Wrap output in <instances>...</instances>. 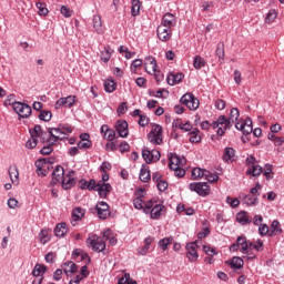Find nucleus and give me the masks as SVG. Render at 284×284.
<instances>
[{
	"mask_svg": "<svg viewBox=\"0 0 284 284\" xmlns=\"http://www.w3.org/2000/svg\"><path fill=\"white\" fill-rule=\"evenodd\" d=\"M88 247H91L93 252H103L105 250V239L97 234H92L87 239Z\"/></svg>",
	"mask_w": 284,
	"mask_h": 284,
	"instance_id": "2",
	"label": "nucleus"
},
{
	"mask_svg": "<svg viewBox=\"0 0 284 284\" xmlns=\"http://www.w3.org/2000/svg\"><path fill=\"white\" fill-rule=\"evenodd\" d=\"M230 265L232 270H241L244 265L243 258L235 256L231 260Z\"/></svg>",
	"mask_w": 284,
	"mask_h": 284,
	"instance_id": "39",
	"label": "nucleus"
},
{
	"mask_svg": "<svg viewBox=\"0 0 284 284\" xmlns=\"http://www.w3.org/2000/svg\"><path fill=\"white\" fill-rule=\"evenodd\" d=\"M235 128H236V130H240L241 132H243V134H245V135H247V134H250L251 132L254 131L253 126H245V125H243V121H241V120H239L235 123Z\"/></svg>",
	"mask_w": 284,
	"mask_h": 284,
	"instance_id": "34",
	"label": "nucleus"
},
{
	"mask_svg": "<svg viewBox=\"0 0 284 284\" xmlns=\"http://www.w3.org/2000/svg\"><path fill=\"white\" fill-rule=\"evenodd\" d=\"M145 71L149 74H154L156 72V60L152 57H146L144 60Z\"/></svg>",
	"mask_w": 284,
	"mask_h": 284,
	"instance_id": "21",
	"label": "nucleus"
},
{
	"mask_svg": "<svg viewBox=\"0 0 284 284\" xmlns=\"http://www.w3.org/2000/svg\"><path fill=\"white\" fill-rule=\"evenodd\" d=\"M276 17H278L276 10H270L266 14L265 23H274V21H276Z\"/></svg>",
	"mask_w": 284,
	"mask_h": 284,
	"instance_id": "47",
	"label": "nucleus"
},
{
	"mask_svg": "<svg viewBox=\"0 0 284 284\" xmlns=\"http://www.w3.org/2000/svg\"><path fill=\"white\" fill-rule=\"evenodd\" d=\"M85 216V211L82 207H75L72 210L71 224L77 225L78 221H81Z\"/></svg>",
	"mask_w": 284,
	"mask_h": 284,
	"instance_id": "20",
	"label": "nucleus"
},
{
	"mask_svg": "<svg viewBox=\"0 0 284 284\" xmlns=\"http://www.w3.org/2000/svg\"><path fill=\"white\" fill-rule=\"evenodd\" d=\"M211 128H213V130L217 129V135L223 136V134H225V132L232 128V123L227 121L225 115H220L215 121L212 122Z\"/></svg>",
	"mask_w": 284,
	"mask_h": 284,
	"instance_id": "4",
	"label": "nucleus"
},
{
	"mask_svg": "<svg viewBox=\"0 0 284 284\" xmlns=\"http://www.w3.org/2000/svg\"><path fill=\"white\" fill-rule=\"evenodd\" d=\"M260 236H270V226L267 224H262L258 226Z\"/></svg>",
	"mask_w": 284,
	"mask_h": 284,
	"instance_id": "54",
	"label": "nucleus"
},
{
	"mask_svg": "<svg viewBox=\"0 0 284 284\" xmlns=\"http://www.w3.org/2000/svg\"><path fill=\"white\" fill-rule=\"evenodd\" d=\"M237 245H240V252L242 254H247L250 252V242H247V237L245 235H241L236 239Z\"/></svg>",
	"mask_w": 284,
	"mask_h": 284,
	"instance_id": "19",
	"label": "nucleus"
},
{
	"mask_svg": "<svg viewBox=\"0 0 284 284\" xmlns=\"http://www.w3.org/2000/svg\"><path fill=\"white\" fill-rule=\"evenodd\" d=\"M13 111L16 114H18V116H20V119H30L32 115V106L23 102H14Z\"/></svg>",
	"mask_w": 284,
	"mask_h": 284,
	"instance_id": "6",
	"label": "nucleus"
},
{
	"mask_svg": "<svg viewBox=\"0 0 284 284\" xmlns=\"http://www.w3.org/2000/svg\"><path fill=\"white\" fill-rule=\"evenodd\" d=\"M61 185L63 190H70L71 187H74L77 185V172L69 171L64 174V178L61 180Z\"/></svg>",
	"mask_w": 284,
	"mask_h": 284,
	"instance_id": "10",
	"label": "nucleus"
},
{
	"mask_svg": "<svg viewBox=\"0 0 284 284\" xmlns=\"http://www.w3.org/2000/svg\"><path fill=\"white\" fill-rule=\"evenodd\" d=\"M180 102L182 103V105H185L186 108H189V110H199V99H196L194 97V94L192 93H185L181 99Z\"/></svg>",
	"mask_w": 284,
	"mask_h": 284,
	"instance_id": "9",
	"label": "nucleus"
},
{
	"mask_svg": "<svg viewBox=\"0 0 284 284\" xmlns=\"http://www.w3.org/2000/svg\"><path fill=\"white\" fill-rule=\"evenodd\" d=\"M48 267L45 265L41 264H36L33 271H32V276H41V274H45Z\"/></svg>",
	"mask_w": 284,
	"mask_h": 284,
	"instance_id": "43",
	"label": "nucleus"
},
{
	"mask_svg": "<svg viewBox=\"0 0 284 284\" xmlns=\"http://www.w3.org/2000/svg\"><path fill=\"white\" fill-rule=\"evenodd\" d=\"M158 39L163 42H168L172 39V29L160 24L156 29Z\"/></svg>",
	"mask_w": 284,
	"mask_h": 284,
	"instance_id": "13",
	"label": "nucleus"
},
{
	"mask_svg": "<svg viewBox=\"0 0 284 284\" xmlns=\"http://www.w3.org/2000/svg\"><path fill=\"white\" fill-rule=\"evenodd\" d=\"M203 251L205 252V254L207 256H216V254H219V252H216V248L207 246V245L203 246Z\"/></svg>",
	"mask_w": 284,
	"mask_h": 284,
	"instance_id": "60",
	"label": "nucleus"
},
{
	"mask_svg": "<svg viewBox=\"0 0 284 284\" xmlns=\"http://www.w3.org/2000/svg\"><path fill=\"white\" fill-rule=\"evenodd\" d=\"M165 209V206L163 204H155L149 214H151V219H161V212H163V210Z\"/></svg>",
	"mask_w": 284,
	"mask_h": 284,
	"instance_id": "27",
	"label": "nucleus"
},
{
	"mask_svg": "<svg viewBox=\"0 0 284 284\" xmlns=\"http://www.w3.org/2000/svg\"><path fill=\"white\" fill-rule=\"evenodd\" d=\"M215 54H216V57H219V59H220L219 61L220 62L224 61V59H225V50L223 48V44H221V43L217 44Z\"/></svg>",
	"mask_w": 284,
	"mask_h": 284,
	"instance_id": "52",
	"label": "nucleus"
},
{
	"mask_svg": "<svg viewBox=\"0 0 284 284\" xmlns=\"http://www.w3.org/2000/svg\"><path fill=\"white\" fill-rule=\"evenodd\" d=\"M132 278H130V273H125L122 277L118 280V284H128Z\"/></svg>",
	"mask_w": 284,
	"mask_h": 284,
	"instance_id": "64",
	"label": "nucleus"
},
{
	"mask_svg": "<svg viewBox=\"0 0 284 284\" xmlns=\"http://www.w3.org/2000/svg\"><path fill=\"white\" fill-rule=\"evenodd\" d=\"M207 170L201 169V168H195L192 170V179H205V172Z\"/></svg>",
	"mask_w": 284,
	"mask_h": 284,
	"instance_id": "44",
	"label": "nucleus"
},
{
	"mask_svg": "<svg viewBox=\"0 0 284 284\" xmlns=\"http://www.w3.org/2000/svg\"><path fill=\"white\" fill-rule=\"evenodd\" d=\"M112 52H114L110 47H105L104 50L101 52V61L108 63L110 59H112Z\"/></svg>",
	"mask_w": 284,
	"mask_h": 284,
	"instance_id": "41",
	"label": "nucleus"
},
{
	"mask_svg": "<svg viewBox=\"0 0 284 284\" xmlns=\"http://www.w3.org/2000/svg\"><path fill=\"white\" fill-rule=\"evenodd\" d=\"M93 29L95 30L97 34H103L105 29L103 28V20H101V16L95 14L93 16Z\"/></svg>",
	"mask_w": 284,
	"mask_h": 284,
	"instance_id": "22",
	"label": "nucleus"
},
{
	"mask_svg": "<svg viewBox=\"0 0 284 284\" xmlns=\"http://www.w3.org/2000/svg\"><path fill=\"white\" fill-rule=\"evenodd\" d=\"M104 139H106V141H114V139H116V131L109 129L104 134Z\"/></svg>",
	"mask_w": 284,
	"mask_h": 284,
	"instance_id": "61",
	"label": "nucleus"
},
{
	"mask_svg": "<svg viewBox=\"0 0 284 284\" xmlns=\"http://www.w3.org/2000/svg\"><path fill=\"white\" fill-rule=\"evenodd\" d=\"M239 116H241V113L239 112V110L236 108H233V109H231L230 116H229L227 121H230L231 125H233V123L235 121H239Z\"/></svg>",
	"mask_w": 284,
	"mask_h": 284,
	"instance_id": "45",
	"label": "nucleus"
},
{
	"mask_svg": "<svg viewBox=\"0 0 284 284\" xmlns=\"http://www.w3.org/2000/svg\"><path fill=\"white\" fill-rule=\"evenodd\" d=\"M131 14L132 17H139V13L141 12V0H132L131 1Z\"/></svg>",
	"mask_w": 284,
	"mask_h": 284,
	"instance_id": "37",
	"label": "nucleus"
},
{
	"mask_svg": "<svg viewBox=\"0 0 284 284\" xmlns=\"http://www.w3.org/2000/svg\"><path fill=\"white\" fill-rule=\"evenodd\" d=\"M104 90L109 93L114 92V90H116V83H114L113 80L104 81Z\"/></svg>",
	"mask_w": 284,
	"mask_h": 284,
	"instance_id": "48",
	"label": "nucleus"
},
{
	"mask_svg": "<svg viewBox=\"0 0 284 284\" xmlns=\"http://www.w3.org/2000/svg\"><path fill=\"white\" fill-rule=\"evenodd\" d=\"M183 163H185L184 158H181L178 154H172L170 156L169 168L170 170H179V168H183Z\"/></svg>",
	"mask_w": 284,
	"mask_h": 284,
	"instance_id": "17",
	"label": "nucleus"
},
{
	"mask_svg": "<svg viewBox=\"0 0 284 284\" xmlns=\"http://www.w3.org/2000/svg\"><path fill=\"white\" fill-rule=\"evenodd\" d=\"M80 187H81V190H97V181H94V180H90V181L81 180L80 181Z\"/></svg>",
	"mask_w": 284,
	"mask_h": 284,
	"instance_id": "32",
	"label": "nucleus"
},
{
	"mask_svg": "<svg viewBox=\"0 0 284 284\" xmlns=\"http://www.w3.org/2000/svg\"><path fill=\"white\" fill-rule=\"evenodd\" d=\"M263 172V168L258 164H253V166H248L246 174H251V176H258Z\"/></svg>",
	"mask_w": 284,
	"mask_h": 284,
	"instance_id": "35",
	"label": "nucleus"
},
{
	"mask_svg": "<svg viewBox=\"0 0 284 284\" xmlns=\"http://www.w3.org/2000/svg\"><path fill=\"white\" fill-rule=\"evenodd\" d=\"M115 132H118L121 139H128V134H130L128 122L125 120L118 121L115 124Z\"/></svg>",
	"mask_w": 284,
	"mask_h": 284,
	"instance_id": "15",
	"label": "nucleus"
},
{
	"mask_svg": "<svg viewBox=\"0 0 284 284\" xmlns=\"http://www.w3.org/2000/svg\"><path fill=\"white\" fill-rule=\"evenodd\" d=\"M143 65V60L141 59H135L132 61L131 63V72H136V70H139V68H141Z\"/></svg>",
	"mask_w": 284,
	"mask_h": 284,
	"instance_id": "55",
	"label": "nucleus"
},
{
	"mask_svg": "<svg viewBox=\"0 0 284 284\" xmlns=\"http://www.w3.org/2000/svg\"><path fill=\"white\" fill-rule=\"evenodd\" d=\"M31 139H29L26 143V146L28 150H34V148L39 143V139L42 143H47L48 141V135L45 134V131L41 128V125L37 124L33 129L30 131Z\"/></svg>",
	"mask_w": 284,
	"mask_h": 284,
	"instance_id": "1",
	"label": "nucleus"
},
{
	"mask_svg": "<svg viewBox=\"0 0 284 284\" xmlns=\"http://www.w3.org/2000/svg\"><path fill=\"white\" fill-rule=\"evenodd\" d=\"M39 119L40 121H44L45 123H48V121L52 120V112L42 110L39 114Z\"/></svg>",
	"mask_w": 284,
	"mask_h": 284,
	"instance_id": "49",
	"label": "nucleus"
},
{
	"mask_svg": "<svg viewBox=\"0 0 284 284\" xmlns=\"http://www.w3.org/2000/svg\"><path fill=\"white\" fill-rule=\"evenodd\" d=\"M54 234L60 239L65 236V234H68V224H65V222L57 224L54 229Z\"/></svg>",
	"mask_w": 284,
	"mask_h": 284,
	"instance_id": "26",
	"label": "nucleus"
},
{
	"mask_svg": "<svg viewBox=\"0 0 284 284\" xmlns=\"http://www.w3.org/2000/svg\"><path fill=\"white\" fill-rule=\"evenodd\" d=\"M183 73H170L166 78L169 85H179L183 81Z\"/></svg>",
	"mask_w": 284,
	"mask_h": 284,
	"instance_id": "23",
	"label": "nucleus"
},
{
	"mask_svg": "<svg viewBox=\"0 0 284 284\" xmlns=\"http://www.w3.org/2000/svg\"><path fill=\"white\" fill-rule=\"evenodd\" d=\"M204 179L209 181V183H216V181H219V175L206 170Z\"/></svg>",
	"mask_w": 284,
	"mask_h": 284,
	"instance_id": "50",
	"label": "nucleus"
},
{
	"mask_svg": "<svg viewBox=\"0 0 284 284\" xmlns=\"http://www.w3.org/2000/svg\"><path fill=\"white\" fill-rule=\"evenodd\" d=\"M65 176V170H63V166L58 165L54 168L52 172V181L54 184L61 183L63 181V178Z\"/></svg>",
	"mask_w": 284,
	"mask_h": 284,
	"instance_id": "18",
	"label": "nucleus"
},
{
	"mask_svg": "<svg viewBox=\"0 0 284 284\" xmlns=\"http://www.w3.org/2000/svg\"><path fill=\"white\" fill-rule=\"evenodd\" d=\"M39 240L42 245H45V243H50V233L48 232V230H42L39 233Z\"/></svg>",
	"mask_w": 284,
	"mask_h": 284,
	"instance_id": "46",
	"label": "nucleus"
},
{
	"mask_svg": "<svg viewBox=\"0 0 284 284\" xmlns=\"http://www.w3.org/2000/svg\"><path fill=\"white\" fill-rule=\"evenodd\" d=\"M189 136L190 143H201V131H199V129H193L189 132Z\"/></svg>",
	"mask_w": 284,
	"mask_h": 284,
	"instance_id": "33",
	"label": "nucleus"
},
{
	"mask_svg": "<svg viewBox=\"0 0 284 284\" xmlns=\"http://www.w3.org/2000/svg\"><path fill=\"white\" fill-rule=\"evenodd\" d=\"M243 203L244 205H247L248 207H252V205H258V196L257 195H244L243 196Z\"/></svg>",
	"mask_w": 284,
	"mask_h": 284,
	"instance_id": "28",
	"label": "nucleus"
},
{
	"mask_svg": "<svg viewBox=\"0 0 284 284\" xmlns=\"http://www.w3.org/2000/svg\"><path fill=\"white\" fill-rule=\"evenodd\" d=\"M105 150L106 152H116L119 146H116V142L114 140H111L105 144Z\"/></svg>",
	"mask_w": 284,
	"mask_h": 284,
	"instance_id": "56",
	"label": "nucleus"
},
{
	"mask_svg": "<svg viewBox=\"0 0 284 284\" xmlns=\"http://www.w3.org/2000/svg\"><path fill=\"white\" fill-rule=\"evenodd\" d=\"M52 145H54V144L48 143L47 146H43V148L40 150V154H42L43 156H48V154H52Z\"/></svg>",
	"mask_w": 284,
	"mask_h": 284,
	"instance_id": "63",
	"label": "nucleus"
},
{
	"mask_svg": "<svg viewBox=\"0 0 284 284\" xmlns=\"http://www.w3.org/2000/svg\"><path fill=\"white\" fill-rule=\"evenodd\" d=\"M196 247H199V241L186 244L185 250L189 263H196L199 261V252L196 251Z\"/></svg>",
	"mask_w": 284,
	"mask_h": 284,
	"instance_id": "8",
	"label": "nucleus"
},
{
	"mask_svg": "<svg viewBox=\"0 0 284 284\" xmlns=\"http://www.w3.org/2000/svg\"><path fill=\"white\" fill-rule=\"evenodd\" d=\"M47 135L45 143H49L50 145H57L59 141L65 140V136H63V131L61 126L58 128H51L49 131H44Z\"/></svg>",
	"mask_w": 284,
	"mask_h": 284,
	"instance_id": "3",
	"label": "nucleus"
},
{
	"mask_svg": "<svg viewBox=\"0 0 284 284\" xmlns=\"http://www.w3.org/2000/svg\"><path fill=\"white\" fill-rule=\"evenodd\" d=\"M278 234H283V229H281V222L275 220L271 224L270 237L278 236Z\"/></svg>",
	"mask_w": 284,
	"mask_h": 284,
	"instance_id": "25",
	"label": "nucleus"
},
{
	"mask_svg": "<svg viewBox=\"0 0 284 284\" xmlns=\"http://www.w3.org/2000/svg\"><path fill=\"white\" fill-rule=\"evenodd\" d=\"M60 130H62L64 139H68V134H72L73 132V129L70 125L60 124Z\"/></svg>",
	"mask_w": 284,
	"mask_h": 284,
	"instance_id": "58",
	"label": "nucleus"
},
{
	"mask_svg": "<svg viewBox=\"0 0 284 284\" xmlns=\"http://www.w3.org/2000/svg\"><path fill=\"white\" fill-rule=\"evenodd\" d=\"M148 139L153 145H161L163 143V128L159 124H153Z\"/></svg>",
	"mask_w": 284,
	"mask_h": 284,
	"instance_id": "5",
	"label": "nucleus"
},
{
	"mask_svg": "<svg viewBox=\"0 0 284 284\" xmlns=\"http://www.w3.org/2000/svg\"><path fill=\"white\" fill-rule=\"evenodd\" d=\"M144 205H145V202L143 201V199L135 197L133 200V206L135 207V210H143Z\"/></svg>",
	"mask_w": 284,
	"mask_h": 284,
	"instance_id": "57",
	"label": "nucleus"
},
{
	"mask_svg": "<svg viewBox=\"0 0 284 284\" xmlns=\"http://www.w3.org/2000/svg\"><path fill=\"white\" fill-rule=\"evenodd\" d=\"M154 202H152V200L148 201V202H144V207H143V212L145 214H150V212H152V209L154 207Z\"/></svg>",
	"mask_w": 284,
	"mask_h": 284,
	"instance_id": "62",
	"label": "nucleus"
},
{
	"mask_svg": "<svg viewBox=\"0 0 284 284\" xmlns=\"http://www.w3.org/2000/svg\"><path fill=\"white\" fill-rule=\"evenodd\" d=\"M161 26L172 30V28L176 27V16L172 13H165L162 18Z\"/></svg>",
	"mask_w": 284,
	"mask_h": 284,
	"instance_id": "16",
	"label": "nucleus"
},
{
	"mask_svg": "<svg viewBox=\"0 0 284 284\" xmlns=\"http://www.w3.org/2000/svg\"><path fill=\"white\" fill-rule=\"evenodd\" d=\"M248 250H256V252H263V242L262 240H257L256 243H248Z\"/></svg>",
	"mask_w": 284,
	"mask_h": 284,
	"instance_id": "51",
	"label": "nucleus"
},
{
	"mask_svg": "<svg viewBox=\"0 0 284 284\" xmlns=\"http://www.w3.org/2000/svg\"><path fill=\"white\" fill-rule=\"evenodd\" d=\"M189 190L195 192L199 196H207L210 194V185L206 182L190 183Z\"/></svg>",
	"mask_w": 284,
	"mask_h": 284,
	"instance_id": "7",
	"label": "nucleus"
},
{
	"mask_svg": "<svg viewBox=\"0 0 284 284\" xmlns=\"http://www.w3.org/2000/svg\"><path fill=\"white\" fill-rule=\"evenodd\" d=\"M173 241L174 239L172 237H164L158 242V247H160V250H163V252H165L168 250V245H172Z\"/></svg>",
	"mask_w": 284,
	"mask_h": 284,
	"instance_id": "42",
	"label": "nucleus"
},
{
	"mask_svg": "<svg viewBox=\"0 0 284 284\" xmlns=\"http://www.w3.org/2000/svg\"><path fill=\"white\" fill-rule=\"evenodd\" d=\"M37 8H38V14L42 16V17H45V14H48V8L45 7V4L41 3V2H38L37 4Z\"/></svg>",
	"mask_w": 284,
	"mask_h": 284,
	"instance_id": "59",
	"label": "nucleus"
},
{
	"mask_svg": "<svg viewBox=\"0 0 284 284\" xmlns=\"http://www.w3.org/2000/svg\"><path fill=\"white\" fill-rule=\"evenodd\" d=\"M206 61L205 59H203L201 55H195L193 59V68H195V70H201V68H205L206 65Z\"/></svg>",
	"mask_w": 284,
	"mask_h": 284,
	"instance_id": "36",
	"label": "nucleus"
},
{
	"mask_svg": "<svg viewBox=\"0 0 284 284\" xmlns=\"http://www.w3.org/2000/svg\"><path fill=\"white\" fill-rule=\"evenodd\" d=\"M234 155H235L234 149L227 146L224 149L223 161L227 163L234 159Z\"/></svg>",
	"mask_w": 284,
	"mask_h": 284,
	"instance_id": "40",
	"label": "nucleus"
},
{
	"mask_svg": "<svg viewBox=\"0 0 284 284\" xmlns=\"http://www.w3.org/2000/svg\"><path fill=\"white\" fill-rule=\"evenodd\" d=\"M9 176L13 185H19V170L17 169V166L9 168Z\"/></svg>",
	"mask_w": 284,
	"mask_h": 284,
	"instance_id": "31",
	"label": "nucleus"
},
{
	"mask_svg": "<svg viewBox=\"0 0 284 284\" xmlns=\"http://www.w3.org/2000/svg\"><path fill=\"white\" fill-rule=\"evenodd\" d=\"M95 207L99 219L105 220L110 216V205L104 201L98 202Z\"/></svg>",
	"mask_w": 284,
	"mask_h": 284,
	"instance_id": "14",
	"label": "nucleus"
},
{
	"mask_svg": "<svg viewBox=\"0 0 284 284\" xmlns=\"http://www.w3.org/2000/svg\"><path fill=\"white\" fill-rule=\"evenodd\" d=\"M236 221L241 223V225H250L252 223V220L247 216V212L242 211L236 214Z\"/></svg>",
	"mask_w": 284,
	"mask_h": 284,
	"instance_id": "30",
	"label": "nucleus"
},
{
	"mask_svg": "<svg viewBox=\"0 0 284 284\" xmlns=\"http://www.w3.org/2000/svg\"><path fill=\"white\" fill-rule=\"evenodd\" d=\"M77 103L75 95H68L67 98H60L57 100L54 108L55 110H61V108H72Z\"/></svg>",
	"mask_w": 284,
	"mask_h": 284,
	"instance_id": "11",
	"label": "nucleus"
},
{
	"mask_svg": "<svg viewBox=\"0 0 284 284\" xmlns=\"http://www.w3.org/2000/svg\"><path fill=\"white\" fill-rule=\"evenodd\" d=\"M142 156H143L145 163H152V151H150V149L144 148L142 150Z\"/></svg>",
	"mask_w": 284,
	"mask_h": 284,
	"instance_id": "53",
	"label": "nucleus"
},
{
	"mask_svg": "<svg viewBox=\"0 0 284 284\" xmlns=\"http://www.w3.org/2000/svg\"><path fill=\"white\" fill-rule=\"evenodd\" d=\"M152 179V175L150 174V169L148 165L142 164L141 170H140V181L142 183H148Z\"/></svg>",
	"mask_w": 284,
	"mask_h": 284,
	"instance_id": "24",
	"label": "nucleus"
},
{
	"mask_svg": "<svg viewBox=\"0 0 284 284\" xmlns=\"http://www.w3.org/2000/svg\"><path fill=\"white\" fill-rule=\"evenodd\" d=\"M95 192H98L101 199H105L108 194L112 192V185L110 183H105L103 181H99L95 185Z\"/></svg>",
	"mask_w": 284,
	"mask_h": 284,
	"instance_id": "12",
	"label": "nucleus"
},
{
	"mask_svg": "<svg viewBox=\"0 0 284 284\" xmlns=\"http://www.w3.org/2000/svg\"><path fill=\"white\" fill-rule=\"evenodd\" d=\"M63 266H64L65 274H74V272H77V270H79V267L75 265V263L71 262V261L65 262L63 264Z\"/></svg>",
	"mask_w": 284,
	"mask_h": 284,
	"instance_id": "38",
	"label": "nucleus"
},
{
	"mask_svg": "<svg viewBox=\"0 0 284 284\" xmlns=\"http://www.w3.org/2000/svg\"><path fill=\"white\" fill-rule=\"evenodd\" d=\"M102 236L105 241H109L110 245L114 246L118 243V240L112 235V230L106 229L105 231L102 232Z\"/></svg>",
	"mask_w": 284,
	"mask_h": 284,
	"instance_id": "29",
	"label": "nucleus"
}]
</instances>
